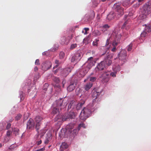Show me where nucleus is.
Instances as JSON below:
<instances>
[{"label":"nucleus","mask_w":151,"mask_h":151,"mask_svg":"<svg viewBox=\"0 0 151 151\" xmlns=\"http://www.w3.org/2000/svg\"><path fill=\"white\" fill-rule=\"evenodd\" d=\"M91 112L90 109L87 108H84L82 110L80 115V118L83 121H85L91 114Z\"/></svg>","instance_id":"nucleus-1"},{"label":"nucleus","mask_w":151,"mask_h":151,"mask_svg":"<svg viewBox=\"0 0 151 151\" xmlns=\"http://www.w3.org/2000/svg\"><path fill=\"white\" fill-rule=\"evenodd\" d=\"M63 101L61 99L56 100L54 106L51 114H58L59 112V107L62 105Z\"/></svg>","instance_id":"nucleus-2"},{"label":"nucleus","mask_w":151,"mask_h":151,"mask_svg":"<svg viewBox=\"0 0 151 151\" xmlns=\"http://www.w3.org/2000/svg\"><path fill=\"white\" fill-rule=\"evenodd\" d=\"M127 52L125 50H122L118 55L119 59V63L122 65L127 61Z\"/></svg>","instance_id":"nucleus-3"},{"label":"nucleus","mask_w":151,"mask_h":151,"mask_svg":"<svg viewBox=\"0 0 151 151\" xmlns=\"http://www.w3.org/2000/svg\"><path fill=\"white\" fill-rule=\"evenodd\" d=\"M106 65L104 63V62L101 61L98 64L97 66L95 68V71L96 73H99L100 71L103 70L104 68H106Z\"/></svg>","instance_id":"nucleus-4"},{"label":"nucleus","mask_w":151,"mask_h":151,"mask_svg":"<svg viewBox=\"0 0 151 151\" xmlns=\"http://www.w3.org/2000/svg\"><path fill=\"white\" fill-rule=\"evenodd\" d=\"M35 124L34 120L30 118L28 121L27 124V128L29 130L34 129Z\"/></svg>","instance_id":"nucleus-5"},{"label":"nucleus","mask_w":151,"mask_h":151,"mask_svg":"<svg viewBox=\"0 0 151 151\" xmlns=\"http://www.w3.org/2000/svg\"><path fill=\"white\" fill-rule=\"evenodd\" d=\"M113 56L112 54H109L105 58L104 60L102 61L104 62V63L106 65L109 66L112 63V60Z\"/></svg>","instance_id":"nucleus-6"},{"label":"nucleus","mask_w":151,"mask_h":151,"mask_svg":"<svg viewBox=\"0 0 151 151\" xmlns=\"http://www.w3.org/2000/svg\"><path fill=\"white\" fill-rule=\"evenodd\" d=\"M43 119V118L40 116H37L35 119V121L36 122L35 125V129L37 132H38V130L40 129V122Z\"/></svg>","instance_id":"nucleus-7"},{"label":"nucleus","mask_w":151,"mask_h":151,"mask_svg":"<svg viewBox=\"0 0 151 151\" xmlns=\"http://www.w3.org/2000/svg\"><path fill=\"white\" fill-rule=\"evenodd\" d=\"M109 73L107 72L104 73L100 76V80L103 83L107 82L109 80Z\"/></svg>","instance_id":"nucleus-8"},{"label":"nucleus","mask_w":151,"mask_h":151,"mask_svg":"<svg viewBox=\"0 0 151 151\" xmlns=\"http://www.w3.org/2000/svg\"><path fill=\"white\" fill-rule=\"evenodd\" d=\"M81 54L78 52H76L75 54L73 56L71 59V61L72 62H77L79 61L81 58Z\"/></svg>","instance_id":"nucleus-9"},{"label":"nucleus","mask_w":151,"mask_h":151,"mask_svg":"<svg viewBox=\"0 0 151 151\" xmlns=\"http://www.w3.org/2000/svg\"><path fill=\"white\" fill-rule=\"evenodd\" d=\"M42 69L45 70L49 69L52 66V63L49 61H46L42 64Z\"/></svg>","instance_id":"nucleus-10"},{"label":"nucleus","mask_w":151,"mask_h":151,"mask_svg":"<svg viewBox=\"0 0 151 151\" xmlns=\"http://www.w3.org/2000/svg\"><path fill=\"white\" fill-rule=\"evenodd\" d=\"M122 37V35L120 34H117L113 41L112 45L114 47L116 46L118 43H120V39Z\"/></svg>","instance_id":"nucleus-11"},{"label":"nucleus","mask_w":151,"mask_h":151,"mask_svg":"<svg viewBox=\"0 0 151 151\" xmlns=\"http://www.w3.org/2000/svg\"><path fill=\"white\" fill-rule=\"evenodd\" d=\"M143 9L144 11V15L146 16L150 12V6L148 4H145L143 7Z\"/></svg>","instance_id":"nucleus-12"},{"label":"nucleus","mask_w":151,"mask_h":151,"mask_svg":"<svg viewBox=\"0 0 151 151\" xmlns=\"http://www.w3.org/2000/svg\"><path fill=\"white\" fill-rule=\"evenodd\" d=\"M100 94V93L99 92H97L95 91L93 92L92 93V97L93 99V102L96 101V100L97 99L98 96Z\"/></svg>","instance_id":"nucleus-13"},{"label":"nucleus","mask_w":151,"mask_h":151,"mask_svg":"<svg viewBox=\"0 0 151 151\" xmlns=\"http://www.w3.org/2000/svg\"><path fill=\"white\" fill-rule=\"evenodd\" d=\"M69 40L67 39L65 37H63L61 38L60 42L61 44L64 45H67L69 43Z\"/></svg>","instance_id":"nucleus-14"},{"label":"nucleus","mask_w":151,"mask_h":151,"mask_svg":"<svg viewBox=\"0 0 151 151\" xmlns=\"http://www.w3.org/2000/svg\"><path fill=\"white\" fill-rule=\"evenodd\" d=\"M74 124L72 123L70 124L67 125L66 127V130L71 133L72 132V129L74 128Z\"/></svg>","instance_id":"nucleus-15"},{"label":"nucleus","mask_w":151,"mask_h":151,"mask_svg":"<svg viewBox=\"0 0 151 151\" xmlns=\"http://www.w3.org/2000/svg\"><path fill=\"white\" fill-rule=\"evenodd\" d=\"M81 127H83V128H86V126L83 123H82L78 125L77 129H74L73 131V132L75 134L77 133L78 132V131L80 130Z\"/></svg>","instance_id":"nucleus-16"},{"label":"nucleus","mask_w":151,"mask_h":151,"mask_svg":"<svg viewBox=\"0 0 151 151\" xmlns=\"http://www.w3.org/2000/svg\"><path fill=\"white\" fill-rule=\"evenodd\" d=\"M132 3H131L129 0H126L124 1L122 3V5L124 7H128L130 6Z\"/></svg>","instance_id":"nucleus-17"},{"label":"nucleus","mask_w":151,"mask_h":151,"mask_svg":"<svg viewBox=\"0 0 151 151\" xmlns=\"http://www.w3.org/2000/svg\"><path fill=\"white\" fill-rule=\"evenodd\" d=\"M115 16V14L113 12H111L107 15V18L108 20H110L113 19Z\"/></svg>","instance_id":"nucleus-18"},{"label":"nucleus","mask_w":151,"mask_h":151,"mask_svg":"<svg viewBox=\"0 0 151 151\" xmlns=\"http://www.w3.org/2000/svg\"><path fill=\"white\" fill-rule=\"evenodd\" d=\"M145 29L144 30L147 32H150L151 29L150 28L151 26L149 24L147 25L146 24H145Z\"/></svg>","instance_id":"nucleus-19"},{"label":"nucleus","mask_w":151,"mask_h":151,"mask_svg":"<svg viewBox=\"0 0 151 151\" xmlns=\"http://www.w3.org/2000/svg\"><path fill=\"white\" fill-rule=\"evenodd\" d=\"M75 88V86L73 84L70 85L67 88V89L68 91H71Z\"/></svg>","instance_id":"nucleus-20"},{"label":"nucleus","mask_w":151,"mask_h":151,"mask_svg":"<svg viewBox=\"0 0 151 151\" xmlns=\"http://www.w3.org/2000/svg\"><path fill=\"white\" fill-rule=\"evenodd\" d=\"M92 86V83H89L86 84L85 87V89L86 91L89 90Z\"/></svg>","instance_id":"nucleus-21"},{"label":"nucleus","mask_w":151,"mask_h":151,"mask_svg":"<svg viewBox=\"0 0 151 151\" xmlns=\"http://www.w3.org/2000/svg\"><path fill=\"white\" fill-rule=\"evenodd\" d=\"M68 116L70 119H74L75 117V113L73 112H70L68 114Z\"/></svg>","instance_id":"nucleus-22"},{"label":"nucleus","mask_w":151,"mask_h":151,"mask_svg":"<svg viewBox=\"0 0 151 151\" xmlns=\"http://www.w3.org/2000/svg\"><path fill=\"white\" fill-rule=\"evenodd\" d=\"M70 119V118L68 116V114H65L62 117V120L63 121L68 120Z\"/></svg>","instance_id":"nucleus-23"},{"label":"nucleus","mask_w":151,"mask_h":151,"mask_svg":"<svg viewBox=\"0 0 151 151\" xmlns=\"http://www.w3.org/2000/svg\"><path fill=\"white\" fill-rule=\"evenodd\" d=\"M71 71V69L69 67L66 68L64 69V71H66V73H65V76H67L70 72Z\"/></svg>","instance_id":"nucleus-24"},{"label":"nucleus","mask_w":151,"mask_h":151,"mask_svg":"<svg viewBox=\"0 0 151 151\" xmlns=\"http://www.w3.org/2000/svg\"><path fill=\"white\" fill-rule=\"evenodd\" d=\"M84 103H78L76 106V109L77 110H80L82 108Z\"/></svg>","instance_id":"nucleus-25"},{"label":"nucleus","mask_w":151,"mask_h":151,"mask_svg":"<svg viewBox=\"0 0 151 151\" xmlns=\"http://www.w3.org/2000/svg\"><path fill=\"white\" fill-rule=\"evenodd\" d=\"M93 34L94 36H97L100 35H101V32L98 30H94L93 32Z\"/></svg>","instance_id":"nucleus-26"},{"label":"nucleus","mask_w":151,"mask_h":151,"mask_svg":"<svg viewBox=\"0 0 151 151\" xmlns=\"http://www.w3.org/2000/svg\"><path fill=\"white\" fill-rule=\"evenodd\" d=\"M61 62H60L58 60H55V63L56 64V65L54 66L53 68L54 69L57 68L60 64Z\"/></svg>","instance_id":"nucleus-27"},{"label":"nucleus","mask_w":151,"mask_h":151,"mask_svg":"<svg viewBox=\"0 0 151 151\" xmlns=\"http://www.w3.org/2000/svg\"><path fill=\"white\" fill-rule=\"evenodd\" d=\"M117 11L118 13V14L120 16H122L123 14V9L122 8L118 10Z\"/></svg>","instance_id":"nucleus-28"},{"label":"nucleus","mask_w":151,"mask_h":151,"mask_svg":"<svg viewBox=\"0 0 151 151\" xmlns=\"http://www.w3.org/2000/svg\"><path fill=\"white\" fill-rule=\"evenodd\" d=\"M65 56V54L63 52H60L59 54V57L60 59H63Z\"/></svg>","instance_id":"nucleus-29"},{"label":"nucleus","mask_w":151,"mask_h":151,"mask_svg":"<svg viewBox=\"0 0 151 151\" xmlns=\"http://www.w3.org/2000/svg\"><path fill=\"white\" fill-rule=\"evenodd\" d=\"M38 132H37L38 133V135L39 136L40 135V137H42L44 135L45 132V131L44 130H40V132H39L38 130Z\"/></svg>","instance_id":"nucleus-30"},{"label":"nucleus","mask_w":151,"mask_h":151,"mask_svg":"<svg viewBox=\"0 0 151 151\" xmlns=\"http://www.w3.org/2000/svg\"><path fill=\"white\" fill-rule=\"evenodd\" d=\"M68 147L67 144L65 142H63L61 145V147L63 148L66 149Z\"/></svg>","instance_id":"nucleus-31"},{"label":"nucleus","mask_w":151,"mask_h":151,"mask_svg":"<svg viewBox=\"0 0 151 151\" xmlns=\"http://www.w3.org/2000/svg\"><path fill=\"white\" fill-rule=\"evenodd\" d=\"M75 103L73 102H71L69 104L68 108L69 109L72 108H73V106L75 105Z\"/></svg>","instance_id":"nucleus-32"},{"label":"nucleus","mask_w":151,"mask_h":151,"mask_svg":"<svg viewBox=\"0 0 151 151\" xmlns=\"http://www.w3.org/2000/svg\"><path fill=\"white\" fill-rule=\"evenodd\" d=\"M114 7L115 9H116V11L122 8V7L120 6L117 4H115L114 5Z\"/></svg>","instance_id":"nucleus-33"},{"label":"nucleus","mask_w":151,"mask_h":151,"mask_svg":"<svg viewBox=\"0 0 151 151\" xmlns=\"http://www.w3.org/2000/svg\"><path fill=\"white\" fill-rule=\"evenodd\" d=\"M13 131L14 132V134H15L16 135L18 134L19 130L18 129L16 128H14L13 129Z\"/></svg>","instance_id":"nucleus-34"},{"label":"nucleus","mask_w":151,"mask_h":151,"mask_svg":"<svg viewBox=\"0 0 151 151\" xmlns=\"http://www.w3.org/2000/svg\"><path fill=\"white\" fill-rule=\"evenodd\" d=\"M133 44L132 43L130 44L127 47V50L128 51H130L132 48Z\"/></svg>","instance_id":"nucleus-35"},{"label":"nucleus","mask_w":151,"mask_h":151,"mask_svg":"<svg viewBox=\"0 0 151 151\" xmlns=\"http://www.w3.org/2000/svg\"><path fill=\"white\" fill-rule=\"evenodd\" d=\"M147 35V32L144 30L143 32L141 33V37H145Z\"/></svg>","instance_id":"nucleus-36"},{"label":"nucleus","mask_w":151,"mask_h":151,"mask_svg":"<svg viewBox=\"0 0 151 151\" xmlns=\"http://www.w3.org/2000/svg\"><path fill=\"white\" fill-rule=\"evenodd\" d=\"M9 139H10L9 137L6 136L4 138V139L3 141V142L4 143H6L8 141H9Z\"/></svg>","instance_id":"nucleus-37"},{"label":"nucleus","mask_w":151,"mask_h":151,"mask_svg":"<svg viewBox=\"0 0 151 151\" xmlns=\"http://www.w3.org/2000/svg\"><path fill=\"white\" fill-rule=\"evenodd\" d=\"M99 41V40L96 39L93 42V46H97L98 42Z\"/></svg>","instance_id":"nucleus-38"},{"label":"nucleus","mask_w":151,"mask_h":151,"mask_svg":"<svg viewBox=\"0 0 151 151\" xmlns=\"http://www.w3.org/2000/svg\"><path fill=\"white\" fill-rule=\"evenodd\" d=\"M22 117V115L20 114H18L15 117V119L16 120H18L20 119Z\"/></svg>","instance_id":"nucleus-39"},{"label":"nucleus","mask_w":151,"mask_h":151,"mask_svg":"<svg viewBox=\"0 0 151 151\" xmlns=\"http://www.w3.org/2000/svg\"><path fill=\"white\" fill-rule=\"evenodd\" d=\"M127 23H128L127 21H125L123 25L122 26V28L123 29L125 28L126 30H127V28L126 27V25L127 24Z\"/></svg>","instance_id":"nucleus-40"},{"label":"nucleus","mask_w":151,"mask_h":151,"mask_svg":"<svg viewBox=\"0 0 151 151\" xmlns=\"http://www.w3.org/2000/svg\"><path fill=\"white\" fill-rule=\"evenodd\" d=\"M16 147V145H11L10 146V147L9 148V149L11 150H14V149Z\"/></svg>","instance_id":"nucleus-41"},{"label":"nucleus","mask_w":151,"mask_h":151,"mask_svg":"<svg viewBox=\"0 0 151 151\" xmlns=\"http://www.w3.org/2000/svg\"><path fill=\"white\" fill-rule=\"evenodd\" d=\"M109 26L108 24H106L102 27V28L104 29H105L104 31L105 30H106L107 29L109 28Z\"/></svg>","instance_id":"nucleus-42"},{"label":"nucleus","mask_w":151,"mask_h":151,"mask_svg":"<svg viewBox=\"0 0 151 151\" xmlns=\"http://www.w3.org/2000/svg\"><path fill=\"white\" fill-rule=\"evenodd\" d=\"M12 133V132L10 130H8L6 132V136L9 137Z\"/></svg>","instance_id":"nucleus-43"},{"label":"nucleus","mask_w":151,"mask_h":151,"mask_svg":"<svg viewBox=\"0 0 151 151\" xmlns=\"http://www.w3.org/2000/svg\"><path fill=\"white\" fill-rule=\"evenodd\" d=\"M53 80L54 81L57 83H58L60 82V81L59 78L57 77L54 78Z\"/></svg>","instance_id":"nucleus-44"},{"label":"nucleus","mask_w":151,"mask_h":151,"mask_svg":"<svg viewBox=\"0 0 151 151\" xmlns=\"http://www.w3.org/2000/svg\"><path fill=\"white\" fill-rule=\"evenodd\" d=\"M116 72H111L110 73V75L111 76H112L113 77H115L116 76Z\"/></svg>","instance_id":"nucleus-45"},{"label":"nucleus","mask_w":151,"mask_h":151,"mask_svg":"<svg viewBox=\"0 0 151 151\" xmlns=\"http://www.w3.org/2000/svg\"><path fill=\"white\" fill-rule=\"evenodd\" d=\"M128 33L127 32H124L123 34V37H125L124 39H125L127 37Z\"/></svg>","instance_id":"nucleus-46"},{"label":"nucleus","mask_w":151,"mask_h":151,"mask_svg":"<svg viewBox=\"0 0 151 151\" xmlns=\"http://www.w3.org/2000/svg\"><path fill=\"white\" fill-rule=\"evenodd\" d=\"M96 78L95 77H91L90 78V81L92 82H94L96 81Z\"/></svg>","instance_id":"nucleus-47"},{"label":"nucleus","mask_w":151,"mask_h":151,"mask_svg":"<svg viewBox=\"0 0 151 151\" xmlns=\"http://www.w3.org/2000/svg\"><path fill=\"white\" fill-rule=\"evenodd\" d=\"M91 17H90V19H93L95 16V13L94 12H93L91 14Z\"/></svg>","instance_id":"nucleus-48"},{"label":"nucleus","mask_w":151,"mask_h":151,"mask_svg":"<svg viewBox=\"0 0 151 151\" xmlns=\"http://www.w3.org/2000/svg\"><path fill=\"white\" fill-rule=\"evenodd\" d=\"M11 124L10 123H8L6 125V128L7 129H9L11 127Z\"/></svg>","instance_id":"nucleus-49"},{"label":"nucleus","mask_w":151,"mask_h":151,"mask_svg":"<svg viewBox=\"0 0 151 151\" xmlns=\"http://www.w3.org/2000/svg\"><path fill=\"white\" fill-rule=\"evenodd\" d=\"M77 46L76 44H73L70 46V48L73 49L75 48Z\"/></svg>","instance_id":"nucleus-50"},{"label":"nucleus","mask_w":151,"mask_h":151,"mask_svg":"<svg viewBox=\"0 0 151 151\" xmlns=\"http://www.w3.org/2000/svg\"><path fill=\"white\" fill-rule=\"evenodd\" d=\"M4 128V126L2 124H0V131H1Z\"/></svg>","instance_id":"nucleus-51"},{"label":"nucleus","mask_w":151,"mask_h":151,"mask_svg":"<svg viewBox=\"0 0 151 151\" xmlns=\"http://www.w3.org/2000/svg\"><path fill=\"white\" fill-rule=\"evenodd\" d=\"M35 64L36 65H39L40 64V63H39V59H37L35 63Z\"/></svg>","instance_id":"nucleus-52"},{"label":"nucleus","mask_w":151,"mask_h":151,"mask_svg":"<svg viewBox=\"0 0 151 151\" xmlns=\"http://www.w3.org/2000/svg\"><path fill=\"white\" fill-rule=\"evenodd\" d=\"M84 29L85 30V32L84 33L85 34H87V31L89 30V29L88 28H85Z\"/></svg>","instance_id":"nucleus-53"},{"label":"nucleus","mask_w":151,"mask_h":151,"mask_svg":"<svg viewBox=\"0 0 151 151\" xmlns=\"http://www.w3.org/2000/svg\"><path fill=\"white\" fill-rule=\"evenodd\" d=\"M45 150V148L43 147L35 151H44Z\"/></svg>","instance_id":"nucleus-54"},{"label":"nucleus","mask_w":151,"mask_h":151,"mask_svg":"<svg viewBox=\"0 0 151 151\" xmlns=\"http://www.w3.org/2000/svg\"><path fill=\"white\" fill-rule=\"evenodd\" d=\"M93 58L92 57H90L88 59V62H90L92 61H93Z\"/></svg>","instance_id":"nucleus-55"},{"label":"nucleus","mask_w":151,"mask_h":151,"mask_svg":"<svg viewBox=\"0 0 151 151\" xmlns=\"http://www.w3.org/2000/svg\"><path fill=\"white\" fill-rule=\"evenodd\" d=\"M109 44V39H108L106 40V45H108Z\"/></svg>","instance_id":"nucleus-56"},{"label":"nucleus","mask_w":151,"mask_h":151,"mask_svg":"<svg viewBox=\"0 0 151 151\" xmlns=\"http://www.w3.org/2000/svg\"><path fill=\"white\" fill-rule=\"evenodd\" d=\"M42 143V141L41 140H40L39 141L37 142V145H39L40 144Z\"/></svg>","instance_id":"nucleus-57"},{"label":"nucleus","mask_w":151,"mask_h":151,"mask_svg":"<svg viewBox=\"0 0 151 151\" xmlns=\"http://www.w3.org/2000/svg\"><path fill=\"white\" fill-rule=\"evenodd\" d=\"M116 47H114L112 49L111 51L112 52H115L116 50Z\"/></svg>","instance_id":"nucleus-58"},{"label":"nucleus","mask_w":151,"mask_h":151,"mask_svg":"<svg viewBox=\"0 0 151 151\" xmlns=\"http://www.w3.org/2000/svg\"><path fill=\"white\" fill-rule=\"evenodd\" d=\"M38 70V68L37 67V66H36L34 68V71L35 72L36 71H37Z\"/></svg>","instance_id":"nucleus-59"},{"label":"nucleus","mask_w":151,"mask_h":151,"mask_svg":"<svg viewBox=\"0 0 151 151\" xmlns=\"http://www.w3.org/2000/svg\"><path fill=\"white\" fill-rule=\"evenodd\" d=\"M65 82H66V81H64V80L62 82V84H63V87H64V84L65 83Z\"/></svg>","instance_id":"nucleus-60"},{"label":"nucleus","mask_w":151,"mask_h":151,"mask_svg":"<svg viewBox=\"0 0 151 151\" xmlns=\"http://www.w3.org/2000/svg\"><path fill=\"white\" fill-rule=\"evenodd\" d=\"M63 76H65V73H66V71H64V69L63 70ZM66 76H65V77Z\"/></svg>","instance_id":"nucleus-61"},{"label":"nucleus","mask_w":151,"mask_h":151,"mask_svg":"<svg viewBox=\"0 0 151 151\" xmlns=\"http://www.w3.org/2000/svg\"><path fill=\"white\" fill-rule=\"evenodd\" d=\"M144 0H138L139 2H141L143 1Z\"/></svg>","instance_id":"nucleus-62"},{"label":"nucleus","mask_w":151,"mask_h":151,"mask_svg":"<svg viewBox=\"0 0 151 151\" xmlns=\"http://www.w3.org/2000/svg\"><path fill=\"white\" fill-rule=\"evenodd\" d=\"M2 146V145L1 143H0V147H1Z\"/></svg>","instance_id":"nucleus-63"},{"label":"nucleus","mask_w":151,"mask_h":151,"mask_svg":"<svg viewBox=\"0 0 151 151\" xmlns=\"http://www.w3.org/2000/svg\"><path fill=\"white\" fill-rule=\"evenodd\" d=\"M124 17H125V18H127V15H125Z\"/></svg>","instance_id":"nucleus-64"}]
</instances>
